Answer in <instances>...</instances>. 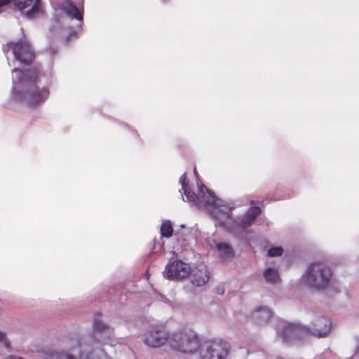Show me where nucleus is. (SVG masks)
<instances>
[{
	"mask_svg": "<svg viewBox=\"0 0 359 359\" xmlns=\"http://www.w3.org/2000/svg\"><path fill=\"white\" fill-rule=\"evenodd\" d=\"M99 318V314L95 316L92 335L67 338L62 341L63 350L57 351L48 347L43 348L39 351V355L43 359H111L102 350H98V354L97 346L108 344L112 346L119 342L113 337V328Z\"/></svg>",
	"mask_w": 359,
	"mask_h": 359,
	"instance_id": "f257e3e1",
	"label": "nucleus"
},
{
	"mask_svg": "<svg viewBox=\"0 0 359 359\" xmlns=\"http://www.w3.org/2000/svg\"><path fill=\"white\" fill-rule=\"evenodd\" d=\"M13 96L28 106H38L48 98L51 83L48 76L36 67L12 70Z\"/></svg>",
	"mask_w": 359,
	"mask_h": 359,
	"instance_id": "f03ea898",
	"label": "nucleus"
},
{
	"mask_svg": "<svg viewBox=\"0 0 359 359\" xmlns=\"http://www.w3.org/2000/svg\"><path fill=\"white\" fill-rule=\"evenodd\" d=\"M186 174H183L179 182L186 197L184 201L192 202L196 207L204 209L217 221V224L228 226L226 219L229 217L230 208L203 184H198V194L193 192L186 183Z\"/></svg>",
	"mask_w": 359,
	"mask_h": 359,
	"instance_id": "7ed1b4c3",
	"label": "nucleus"
},
{
	"mask_svg": "<svg viewBox=\"0 0 359 359\" xmlns=\"http://www.w3.org/2000/svg\"><path fill=\"white\" fill-rule=\"evenodd\" d=\"M302 281L316 291H328L332 289L336 292L340 291L333 281L331 269L323 262H315L309 264L302 276Z\"/></svg>",
	"mask_w": 359,
	"mask_h": 359,
	"instance_id": "20e7f679",
	"label": "nucleus"
},
{
	"mask_svg": "<svg viewBox=\"0 0 359 359\" xmlns=\"http://www.w3.org/2000/svg\"><path fill=\"white\" fill-rule=\"evenodd\" d=\"M200 339L193 330L184 328L170 332L169 346L182 353H194L200 348Z\"/></svg>",
	"mask_w": 359,
	"mask_h": 359,
	"instance_id": "39448f33",
	"label": "nucleus"
},
{
	"mask_svg": "<svg viewBox=\"0 0 359 359\" xmlns=\"http://www.w3.org/2000/svg\"><path fill=\"white\" fill-rule=\"evenodd\" d=\"M3 50L10 67L14 66L15 69L16 68L15 63H18L19 65L29 66L27 69L33 67L30 65L34 58V53L27 41H20L17 43H8L3 47ZM18 69H20L18 68Z\"/></svg>",
	"mask_w": 359,
	"mask_h": 359,
	"instance_id": "423d86ee",
	"label": "nucleus"
},
{
	"mask_svg": "<svg viewBox=\"0 0 359 359\" xmlns=\"http://www.w3.org/2000/svg\"><path fill=\"white\" fill-rule=\"evenodd\" d=\"M228 207L230 208L229 217L226 219L228 226L217 224V221L215 220V224L216 226L224 228L228 231H235L237 227L241 229H245L250 226L257 217L260 214L261 210L259 207L253 206L248 209V210L241 217H238L235 219H231L232 210L234 209L233 206H231L229 203L223 201Z\"/></svg>",
	"mask_w": 359,
	"mask_h": 359,
	"instance_id": "0eeeda50",
	"label": "nucleus"
},
{
	"mask_svg": "<svg viewBox=\"0 0 359 359\" xmlns=\"http://www.w3.org/2000/svg\"><path fill=\"white\" fill-rule=\"evenodd\" d=\"M229 352L228 343L221 340L205 342L201 348V359H225Z\"/></svg>",
	"mask_w": 359,
	"mask_h": 359,
	"instance_id": "6e6552de",
	"label": "nucleus"
},
{
	"mask_svg": "<svg viewBox=\"0 0 359 359\" xmlns=\"http://www.w3.org/2000/svg\"><path fill=\"white\" fill-rule=\"evenodd\" d=\"M170 337V332L162 327L154 326L146 331L142 340L147 346L156 348L162 347L167 343L169 345Z\"/></svg>",
	"mask_w": 359,
	"mask_h": 359,
	"instance_id": "1a4fd4ad",
	"label": "nucleus"
},
{
	"mask_svg": "<svg viewBox=\"0 0 359 359\" xmlns=\"http://www.w3.org/2000/svg\"><path fill=\"white\" fill-rule=\"evenodd\" d=\"M191 273V266L189 264L180 260L170 262L163 271L164 277L170 280L182 279L187 277Z\"/></svg>",
	"mask_w": 359,
	"mask_h": 359,
	"instance_id": "9d476101",
	"label": "nucleus"
},
{
	"mask_svg": "<svg viewBox=\"0 0 359 359\" xmlns=\"http://www.w3.org/2000/svg\"><path fill=\"white\" fill-rule=\"evenodd\" d=\"M13 6L15 10L27 19L35 18L41 11L40 0H14Z\"/></svg>",
	"mask_w": 359,
	"mask_h": 359,
	"instance_id": "9b49d317",
	"label": "nucleus"
},
{
	"mask_svg": "<svg viewBox=\"0 0 359 359\" xmlns=\"http://www.w3.org/2000/svg\"><path fill=\"white\" fill-rule=\"evenodd\" d=\"M306 330H307L306 325L283 323L278 328V336L281 338L283 343H287L299 338L302 333H305Z\"/></svg>",
	"mask_w": 359,
	"mask_h": 359,
	"instance_id": "f8f14e48",
	"label": "nucleus"
},
{
	"mask_svg": "<svg viewBox=\"0 0 359 359\" xmlns=\"http://www.w3.org/2000/svg\"><path fill=\"white\" fill-rule=\"evenodd\" d=\"M306 327L305 333H311L318 337H326L331 332L332 322L329 318L321 316L316 318Z\"/></svg>",
	"mask_w": 359,
	"mask_h": 359,
	"instance_id": "ddd939ff",
	"label": "nucleus"
},
{
	"mask_svg": "<svg viewBox=\"0 0 359 359\" xmlns=\"http://www.w3.org/2000/svg\"><path fill=\"white\" fill-rule=\"evenodd\" d=\"M189 275L192 284L198 287L205 285L210 279L209 271L204 264H200L193 269H191Z\"/></svg>",
	"mask_w": 359,
	"mask_h": 359,
	"instance_id": "4468645a",
	"label": "nucleus"
},
{
	"mask_svg": "<svg viewBox=\"0 0 359 359\" xmlns=\"http://www.w3.org/2000/svg\"><path fill=\"white\" fill-rule=\"evenodd\" d=\"M58 10L62 11L68 18L83 21V13L74 6L70 0H65L58 6Z\"/></svg>",
	"mask_w": 359,
	"mask_h": 359,
	"instance_id": "2eb2a0df",
	"label": "nucleus"
},
{
	"mask_svg": "<svg viewBox=\"0 0 359 359\" xmlns=\"http://www.w3.org/2000/svg\"><path fill=\"white\" fill-rule=\"evenodd\" d=\"M272 316L273 313L271 309L264 306L256 307L252 313L253 320L259 325H264L269 323Z\"/></svg>",
	"mask_w": 359,
	"mask_h": 359,
	"instance_id": "dca6fc26",
	"label": "nucleus"
},
{
	"mask_svg": "<svg viewBox=\"0 0 359 359\" xmlns=\"http://www.w3.org/2000/svg\"><path fill=\"white\" fill-rule=\"evenodd\" d=\"M216 249L219 257L223 260H230L234 257V250L232 246L227 243H217L216 244Z\"/></svg>",
	"mask_w": 359,
	"mask_h": 359,
	"instance_id": "f3484780",
	"label": "nucleus"
},
{
	"mask_svg": "<svg viewBox=\"0 0 359 359\" xmlns=\"http://www.w3.org/2000/svg\"><path fill=\"white\" fill-rule=\"evenodd\" d=\"M263 276L265 281L269 284H276L280 280L278 271L271 267H268L263 271Z\"/></svg>",
	"mask_w": 359,
	"mask_h": 359,
	"instance_id": "a211bd4d",
	"label": "nucleus"
},
{
	"mask_svg": "<svg viewBox=\"0 0 359 359\" xmlns=\"http://www.w3.org/2000/svg\"><path fill=\"white\" fill-rule=\"evenodd\" d=\"M173 229L170 220H164L161 226V235L166 238H170L172 235Z\"/></svg>",
	"mask_w": 359,
	"mask_h": 359,
	"instance_id": "6ab92c4d",
	"label": "nucleus"
},
{
	"mask_svg": "<svg viewBox=\"0 0 359 359\" xmlns=\"http://www.w3.org/2000/svg\"><path fill=\"white\" fill-rule=\"evenodd\" d=\"M283 252V250L281 247H273L268 250V255L269 257H278L281 256Z\"/></svg>",
	"mask_w": 359,
	"mask_h": 359,
	"instance_id": "aec40b11",
	"label": "nucleus"
},
{
	"mask_svg": "<svg viewBox=\"0 0 359 359\" xmlns=\"http://www.w3.org/2000/svg\"><path fill=\"white\" fill-rule=\"evenodd\" d=\"M0 343L3 344L4 347L8 348L10 347V342L6 337L4 332L0 331Z\"/></svg>",
	"mask_w": 359,
	"mask_h": 359,
	"instance_id": "412c9836",
	"label": "nucleus"
},
{
	"mask_svg": "<svg viewBox=\"0 0 359 359\" xmlns=\"http://www.w3.org/2000/svg\"><path fill=\"white\" fill-rule=\"evenodd\" d=\"M76 34V32H72V33H71V35H72V34Z\"/></svg>",
	"mask_w": 359,
	"mask_h": 359,
	"instance_id": "4be33fe9",
	"label": "nucleus"
},
{
	"mask_svg": "<svg viewBox=\"0 0 359 359\" xmlns=\"http://www.w3.org/2000/svg\"><path fill=\"white\" fill-rule=\"evenodd\" d=\"M194 173H195L196 175H197L196 168H194Z\"/></svg>",
	"mask_w": 359,
	"mask_h": 359,
	"instance_id": "5701e85b",
	"label": "nucleus"
},
{
	"mask_svg": "<svg viewBox=\"0 0 359 359\" xmlns=\"http://www.w3.org/2000/svg\"><path fill=\"white\" fill-rule=\"evenodd\" d=\"M180 226L182 227V228L185 227L184 224H182Z\"/></svg>",
	"mask_w": 359,
	"mask_h": 359,
	"instance_id": "b1692460",
	"label": "nucleus"
}]
</instances>
